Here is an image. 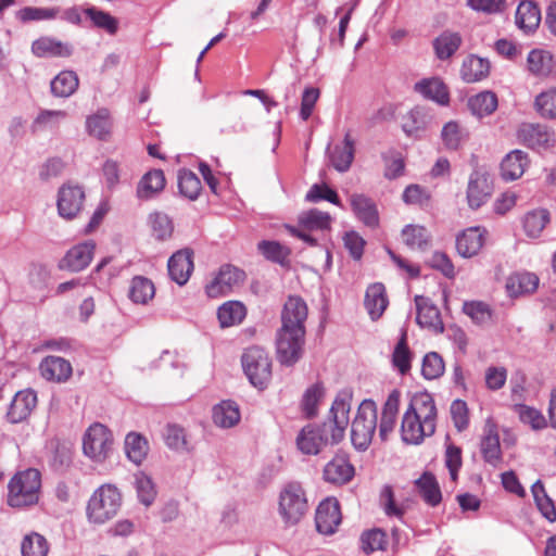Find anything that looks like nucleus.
<instances>
[{
  "mask_svg": "<svg viewBox=\"0 0 556 556\" xmlns=\"http://www.w3.org/2000/svg\"><path fill=\"white\" fill-rule=\"evenodd\" d=\"M37 395L31 390L18 391L11 401L7 418L11 424L24 421L36 407Z\"/></svg>",
  "mask_w": 556,
  "mask_h": 556,
  "instance_id": "nucleus-18",
  "label": "nucleus"
},
{
  "mask_svg": "<svg viewBox=\"0 0 556 556\" xmlns=\"http://www.w3.org/2000/svg\"><path fill=\"white\" fill-rule=\"evenodd\" d=\"M245 280V273L232 265L220 267L216 277L206 286V293L211 298L225 295L239 288Z\"/></svg>",
  "mask_w": 556,
  "mask_h": 556,
  "instance_id": "nucleus-10",
  "label": "nucleus"
},
{
  "mask_svg": "<svg viewBox=\"0 0 556 556\" xmlns=\"http://www.w3.org/2000/svg\"><path fill=\"white\" fill-rule=\"evenodd\" d=\"M389 304L382 283L370 285L365 293L364 305L371 320L379 319Z\"/></svg>",
  "mask_w": 556,
  "mask_h": 556,
  "instance_id": "nucleus-27",
  "label": "nucleus"
},
{
  "mask_svg": "<svg viewBox=\"0 0 556 556\" xmlns=\"http://www.w3.org/2000/svg\"><path fill=\"white\" fill-rule=\"evenodd\" d=\"M541 22V11L532 1H522L516 10V25L526 34L534 31Z\"/></svg>",
  "mask_w": 556,
  "mask_h": 556,
  "instance_id": "nucleus-31",
  "label": "nucleus"
},
{
  "mask_svg": "<svg viewBox=\"0 0 556 556\" xmlns=\"http://www.w3.org/2000/svg\"><path fill=\"white\" fill-rule=\"evenodd\" d=\"M444 361L437 352H429L422 359L421 374L428 379H437L444 372Z\"/></svg>",
  "mask_w": 556,
  "mask_h": 556,
  "instance_id": "nucleus-56",
  "label": "nucleus"
},
{
  "mask_svg": "<svg viewBox=\"0 0 556 556\" xmlns=\"http://www.w3.org/2000/svg\"><path fill=\"white\" fill-rule=\"evenodd\" d=\"M462 37L458 33L443 31L433 41L435 54L440 60H446L451 58L460 47Z\"/></svg>",
  "mask_w": 556,
  "mask_h": 556,
  "instance_id": "nucleus-44",
  "label": "nucleus"
},
{
  "mask_svg": "<svg viewBox=\"0 0 556 556\" xmlns=\"http://www.w3.org/2000/svg\"><path fill=\"white\" fill-rule=\"evenodd\" d=\"M402 240L413 251H427L431 245V235L420 225H407L402 230Z\"/></svg>",
  "mask_w": 556,
  "mask_h": 556,
  "instance_id": "nucleus-32",
  "label": "nucleus"
},
{
  "mask_svg": "<svg viewBox=\"0 0 556 556\" xmlns=\"http://www.w3.org/2000/svg\"><path fill=\"white\" fill-rule=\"evenodd\" d=\"M450 413L455 428L462 432L469 426V412L465 401L455 400L452 402Z\"/></svg>",
  "mask_w": 556,
  "mask_h": 556,
  "instance_id": "nucleus-61",
  "label": "nucleus"
},
{
  "mask_svg": "<svg viewBox=\"0 0 556 556\" xmlns=\"http://www.w3.org/2000/svg\"><path fill=\"white\" fill-rule=\"evenodd\" d=\"M307 314L308 308L302 298H288L281 312V327L276 338L277 358L282 365L291 366L302 356Z\"/></svg>",
  "mask_w": 556,
  "mask_h": 556,
  "instance_id": "nucleus-2",
  "label": "nucleus"
},
{
  "mask_svg": "<svg viewBox=\"0 0 556 556\" xmlns=\"http://www.w3.org/2000/svg\"><path fill=\"white\" fill-rule=\"evenodd\" d=\"M534 502L541 514L551 522L556 520V508L552 498L546 494L543 483L538 480L531 488Z\"/></svg>",
  "mask_w": 556,
  "mask_h": 556,
  "instance_id": "nucleus-48",
  "label": "nucleus"
},
{
  "mask_svg": "<svg viewBox=\"0 0 556 556\" xmlns=\"http://www.w3.org/2000/svg\"><path fill=\"white\" fill-rule=\"evenodd\" d=\"M135 488L140 503L150 506L156 496L155 485L152 479L144 472L139 471L135 475Z\"/></svg>",
  "mask_w": 556,
  "mask_h": 556,
  "instance_id": "nucleus-51",
  "label": "nucleus"
},
{
  "mask_svg": "<svg viewBox=\"0 0 556 556\" xmlns=\"http://www.w3.org/2000/svg\"><path fill=\"white\" fill-rule=\"evenodd\" d=\"M31 53L37 58H68L73 47L51 36H41L33 41Z\"/></svg>",
  "mask_w": 556,
  "mask_h": 556,
  "instance_id": "nucleus-16",
  "label": "nucleus"
},
{
  "mask_svg": "<svg viewBox=\"0 0 556 556\" xmlns=\"http://www.w3.org/2000/svg\"><path fill=\"white\" fill-rule=\"evenodd\" d=\"M377 405L371 400H364L357 409L351 426V441L358 451H366L377 429Z\"/></svg>",
  "mask_w": 556,
  "mask_h": 556,
  "instance_id": "nucleus-6",
  "label": "nucleus"
},
{
  "mask_svg": "<svg viewBox=\"0 0 556 556\" xmlns=\"http://www.w3.org/2000/svg\"><path fill=\"white\" fill-rule=\"evenodd\" d=\"M166 445L176 451L187 450L185 430L176 425H168L164 434Z\"/></svg>",
  "mask_w": 556,
  "mask_h": 556,
  "instance_id": "nucleus-63",
  "label": "nucleus"
},
{
  "mask_svg": "<svg viewBox=\"0 0 556 556\" xmlns=\"http://www.w3.org/2000/svg\"><path fill=\"white\" fill-rule=\"evenodd\" d=\"M178 188L185 198L193 201L198 199L202 190V185L201 180L193 172L180 169L178 172Z\"/></svg>",
  "mask_w": 556,
  "mask_h": 556,
  "instance_id": "nucleus-46",
  "label": "nucleus"
},
{
  "mask_svg": "<svg viewBox=\"0 0 556 556\" xmlns=\"http://www.w3.org/2000/svg\"><path fill=\"white\" fill-rule=\"evenodd\" d=\"M527 61L529 71L535 75H547L553 68L551 54L542 50H532Z\"/></svg>",
  "mask_w": 556,
  "mask_h": 556,
  "instance_id": "nucleus-52",
  "label": "nucleus"
},
{
  "mask_svg": "<svg viewBox=\"0 0 556 556\" xmlns=\"http://www.w3.org/2000/svg\"><path fill=\"white\" fill-rule=\"evenodd\" d=\"M431 122V115L425 106H415L402 119V128L407 136L419 137Z\"/></svg>",
  "mask_w": 556,
  "mask_h": 556,
  "instance_id": "nucleus-30",
  "label": "nucleus"
},
{
  "mask_svg": "<svg viewBox=\"0 0 556 556\" xmlns=\"http://www.w3.org/2000/svg\"><path fill=\"white\" fill-rule=\"evenodd\" d=\"M351 396L339 394L333 401L329 417L320 425L309 424L299 432L295 443L305 455H317L327 446L338 444L344 438L349 425Z\"/></svg>",
  "mask_w": 556,
  "mask_h": 556,
  "instance_id": "nucleus-1",
  "label": "nucleus"
},
{
  "mask_svg": "<svg viewBox=\"0 0 556 556\" xmlns=\"http://www.w3.org/2000/svg\"><path fill=\"white\" fill-rule=\"evenodd\" d=\"M39 370L45 379L59 383L67 381L73 372L71 363L59 356L45 357Z\"/></svg>",
  "mask_w": 556,
  "mask_h": 556,
  "instance_id": "nucleus-22",
  "label": "nucleus"
},
{
  "mask_svg": "<svg viewBox=\"0 0 556 556\" xmlns=\"http://www.w3.org/2000/svg\"><path fill=\"white\" fill-rule=\"evenodd\" d=\"M534 105L542 117L556 119V89L538 94Z\"/></svg>",
  "mask_w": 556,
  "mask_h": 556,
  "instance_id": "nucleus-54",
  "label": "nucleus"
},
{
  "mask_svg": "<svg viewBox=\"0 0 556 556\" xmlns=\"http://www.w3.org/2000/svg\"><path fill=\"white\" fill-rule=\"evenodd\" d=\"M468 106L473 115L488 116L496 110L497 98L492 91H482L469 99Z\"/></svg>",
  "mask_w": 556,
  "mask_h": 556,
  "instance_id": "nucleus-45",
  "label": "nucleus"
},
{
  "mask_svg": "<svg viewBox=\"0 0 556 556\" xmlns=\"http://www.w3.org/2000/svg\"><path fill=\"white\" fill-rule=\"evenodd\" d=\"M341 518L339 502L336 498H326L316 509V529L321 534L330 535L336 532Z\"/></svg>",
  "mask_w": 556,
  "mask_h": 556,
  "instance_id": "nucleus-13",
  "label": "nucleus"
},
{
  "mask_svg": "<svg viewBox=\"0 0 556 556\" xmlns=\"http://www.w3.org/2000/svg\"><path fill=\"white\" fill-rule=\"evenodd\" d=\"M350 204L355 216L368 227H377L379 224L378 210L374 201L361 193L350 195Z\"/></svg>",
  "mask_w": 556,
  "mask_h": 556,
  "instance_id": "nucleus-24",
  "label": "nucleus"
},
{
  "mask_svg": "<svg viewBox=\"0 0 556 556\" xmlns=\"http://www.w3.org/2000/svg\"><path fill=\"white\" fill-rule=\"evenodd\" d=\"M415 304L417 309V324L422 328L432 329L435 332H443L444 327L440 311L430 301V299L422 295H416Z\"/></svg>",
  "mask_w": 556,
  "mask_h": 556,
  "instance_id": "nucleus-15",
  "label": "nucleus"
},
{
  "mask_svg": "<svg viewBox=\"0 0 556 556\" xmlns=\"http://www.w3.org/2000/svg\"><path fill=\"white\" fill-rule=\"evenodd\" d=\"M308 509L307 498L304 489L299 482L286 483L278 501V513L282 521L288 526L296 525Z\"/></svg>",
  "mask_w": 556,
  "mask_h": 556,
  "instance_id": "nucleus-7",
  "label": "nucleus"
},
{
  "mask_svg": "<svg viewBox=\"0 0 556 556\" xmlns=\"http://www.w3.org/2000/svg\"><path fill=\"white\" fill-rule=\"evenodd\" d=\"M165 182V176L161 169H153L148 172L138 184V198L142 200L153 198L164 189Z\"/></svg>",
  "mask_w": 556,
  "mask_h": 556,
  "instance_id": "nucleus-34",
  "label": "nucleus"
},
{
  "mask_svg": "<svg viewBox=\"0 0 556 556\" xmlns=\"http://www.w3.org/2000/svg\"><path fill=\"white\" fill-rule=\"evenodd\" d=\"M85 13L90 17L93 25L98 28L106 30L109 34H115L117 30V21L111 14L98 10L96 8H88Z\"/></svg>",
  "mask_w": 556,
  "mask_h": 556,
  "instance_id": "nucleus-60",
  "label": "nucleus"
},
{
  "mask_svg": "<svg viewBox=\"0 0 556 556\" xmlns=\"http://www.w3.org/2000/svg\"><path fill=\"white\" fill-rule=\"evenodd\" d=\"M78 77L73 71H63L51 81V91L55 97L67 98L78 88Z\"/></svg>",
  "mask_w": 556,
  "mask_h": 556,
  "instance_id": "nucleus-42",
  "label": "nucleus"
},
{
  "mask_svg": "<svg viewBox=\"0 0 556 556\" xmlns=\"http://www.w3.org/2000/svg\"><path fill=\"white\" fill-rule=\"evenodd\" d=\"M519 140L533 149H546L554 144V132L540 124H522L518 129Z\"/></svg>",
  "mask_w": 556,
  "mask_h": 556,
  "instance_id": "nucleus-14",
  "label": "nucleus"
},
{
  "mask_svg": "<svg viewBox=\"0 0 556 556\" xmlns=\"http://www.w3.org/2000/svg\"><path fill=\"white\" fill-rule=\"evenodd\" d=\"M412 354L409 352L406 333L403 332L400 341L397 342L393 355V366L402 374L405 375L410 370Z\"/></svg>",
  "mask_w": 556,
  "mask_h": 556,
  "instance_id": "nucleus-53",
  "label": "nucleus"
},
{
  "mask_svg": "<svg viewBox=\"0 0 556 556\" xmlns=\"http://www.w3.org/2000/svg\"><path fill=\"white\" fill-rule=\"evenodd\" d=\"M416 486L424 501L430 506H437L441 503L442 493L435 477L430 472H425L416 480Z\"/></svg>",
  "mask_w": 556,
  "mask_h": 556,
  "instance_id": "nucleus-41",
  "label": "nucleus"
},
{
  "mask_svg": "<svg viewBox=\"0 0 556 556\" xmlns=\"http://www.w3.org/2000/svg\"><path fill=\"white\" fill-rule=\"evenodd\" d=\"M481 453L483 459L494 467L502 462L500 437L496 430V426L490 420L485 424L484 427L483 437L481 440Z\"/></svg>",
  "mask_w": 556,
  "mask_h": 556,
  "instance_id": "nucleus-25",
  "label": "nucleus"
},
{
  "mask_svg": "<svg viewBox=\"0 0 556 556\" xmlns=\"http://www.w3.org/2000/svg\"><path fill=\"white\" fill-rule=\"evenodd\" d=\"M242 367L250 382L257 389H265L271 379V362L264 349L252 346L242 355Z\"/></svg>",
  "mask_w": 556,
  "mask_h": 556,
  "instance_id": "nucleus-9",
  "label": "nucleus"
},
{
  "mask_svg": "<svg viewBox=\"0 0 556 556\" xmlns=\"http://www.w3.org/2000/svg\"><path fill=\"white\" fill-rule=\"evenodd\" d=\"M257 247L267 260L276 263H282L290 254L289 249L277 241L264 240Z\"/></svg>",
  "mask_w": 556,
  "mask_h": 556,
  "instance_id": "nucleus-59",
  "label": "nucleus"
},
{
  "mask_svg": "<svg viewBox=\"0 0 556 556\" xmlns=\"http://www.w3.org/2000/svg\"><path fill=\"white\" fill-rule=\"evenodd\" d=\"M299 223L306 230H326L330 228L331 216L326 212L313 208L303 212L299 216Z\"/></svg>",
  "mask_w": 556,
  "mask_h": 556,
  "instance_id": "nucleus-47",
  "label": "nucleus"
},
{
  "mask_svg": "<svg viewBox=\"0 0 556 556\" xmlns=\"http://www.w3.org/2000/svg\"><path fill=\"white\" fill-rule=\"evenodd\" d=\"M122 505V494L113 484H102L90 496L86 514L89 522L103 525L113 519Z\"/></svg>",
  "mask_w": 556,
  "mask_h": 556,
  "instance_id": "nucleus-4",
  "label": "nucleus"
},
{
  "mask_svg": "<svg viewBox=\"0 0 556 556\" xmlns=\"http://www.w3.org/2000/svg\"><path fill=\"white\" fill-rule=\"evenodd\" d=\"M401 393L399 390H393L384 402L381 419L379 426V437L386 441L389 434L394 430L396 417L399 413Z\"/></svg>",
  "mask_w": 556,
  "mask_h": 556,
  "instance_id": "nucleus-26",
  "label": "nucleus"
},
{
  "mask_svg": "<svg viewBox=\"0 0 556 556\" xmlns=\"http://www.w3.org/2000/svg\"><path fill=\"white\" fill-rule=\"evenodd\" d=\"M113 445L114 439L111 430L100 422L89 426L83 437L85 456L97 464H103L110 458Z\"/></svg>",
  "mask_w": 556,
  "mask_h": 556,
  "instance_id": "nucleus-8",
  "label": "nucleus"
},
{
  "mask_svg": "<svg viewBox=\"0 0 556 556\" xmlns=\"http://www.w3.org/2000/svg\"><path fill=\"white\" fill-rule=\"evenodd\" d=\"M21 551L23 556H47L49 544L45 536L33 532L23 539Z\"/></svg>",
  "mask_w": 556,
  "mask_h": 556,
  "instance_id": "nucleus-50",
  "label": "nucleus"
},
{
  "mask_svg": "<svg viewBox=\"0 0 556 556\" xmlns=\"http://www.w3.org/2000/svg\"><path fill=\"white\" fill-rule=\"evenodd\" d=\"M168 274L179 286H184L193 270L192 252L189 249L174 253L168 260Z\"/></svg>",
  "mask_w": 556,
  "mask_h": 556,
  "instance_id": "nucleus-20",
  "label": "nucleus"
},
{
  "mask_svg": "<svg viewBox=\"0 0 556 556\" xmlns=\"http://www.w3.org/2000/svg\"><path fill=\"white\" fill-rule=\"evenodd\" d=\"M85 191L77 185H63L58 193V212L62 218L73 219L83 208Z\"/></svg>",
  "mask_w": 556,
  "mask_h": 556,
  "instance_id": "nucleus-11",
  "label": "nucleus"
},
{
  "mask_svg": "<svg viewBox=\"0 0 556 556\" xmlns=\"http://www.w3.org/2000/svg\"><path fill=\"white\" fill-rule=\"evenodd\" d=\"M324 396V389L316 383L309 387L302 399V409L306 417L311 418L317 414L318 404Z\"/></svg>",
  "mask_w": 556,
  "mask_h": 556,
  "instance_id": "nucleus-58",
  "label": "nucleus"
},
{
  "mask_svg": "<svg viewBox=\"0 0 556 556\" xmlns=\"http://www.w3.org/2000/svg\"><path fill=\"white\" fill-rule=\"evenodd\" d=\"M354 475V466L345 455H336L324 469L325 480L338 485L350 482Z\"/></svg>",
  "mask_w": 556,
  "mask_h": 556,
  "instance_id": "nucleus-19",
  "label": "nucleus"
},
{
  "mask_svg": "<svg viewBox=\"0 0 556 556\" xmlns=\"http://www.w3.org/2000/svg\"><path fill=\"white\" fill-rule=\"evenodd\" d=\"M125 453L130 462L140 465L149 452L148 440L138 432H129L124 442Z\"/></svg>",
  "mask_w": 556,
  "mask_h": 556,
  "instance_id": "nucleus-36",
  "label": "nucleus"
},
{
  "mask_svg": "<svg viewBox=\"0 0 556 556\" xmlns=\"http://www.w3.org/2000/svg\"><path fill=\"white\" fill-rule=\"evenodd\" d=\"M240 420L239 407L231 401H224L213 408V421L220 428H231Z\"/></svg>",
  "mask_w": 556,
  "mask_h": 556,
  "instance_id": "nucleus-39",
  "label": "nucleus"
},
{
  "mask_svg": "<svg viewBox=\"0 0 556 556\" xmlns=\"http://www.w3.org/2000/svg\"><path fill=\"white\" fill-rule=\"evenodd\" d=\"M539 278L531 273H516L506 281V290L509 296H519L536 290Z\"/></svg>",
  "mask_w": 556,
  "mask_h": 556,
  "instance_id": "nucleus-35",
  "label": "nucleus"
},
{
  "mask_svg": "<svg viewBox=\"0 0 556 556\" xmlns=\"http://www.w3.org/2000/svg\"><path fill=\"white\" fill-rule=\"evenodd\" d=\"M530 164L528 154L521 150H513L501 163V176L506 181L519 179Z\"/></svg>",
  "mask_w": 556,
  "mask_h": 556,
  "instance_id": "nucleus-23",
  "label": "nucleus"
},
{
  "mask_svg": "<svg viewBox=\"0 0 556 556\" xmlns=\"http://www.w3.org/2000/svg\"><path fill=\"white\" fill-rule=\"evenodd\" d=\"M60 7H24L15 16L22 23L53 21L60 15Z\"/></svg>",
  "mask_w": 556,
  "mask_h": 556,
  "instance_id": "nucleus-38",
  "label": "nucleus"
},
{
  "mask_svg": "<svg viewBox=\"0 0 556 556\" xmlns=\"http://www.w3.org/2000/svg\"><path fill=\"white\" fill-rule=\"evenodd\" d=\"M463 312L478 325L486 324L491 319V309L481 301H469L463 305Z\"/></svg>",
  "mask_w": 556,
  "mask_h": 556,
  "instance_id": "nucleus-57",
  "label": "nucleus"
},
{
  "mask_svg": "<svg viewBox=\"0 0 556 556\" xmlns=\"http://www.w3.org/2000/svg\"><path fill=\"white\" fill-rule=\"evenodd\" d=\"M88 132L98 138L105 139L111 131V121L106 110H100L92 116H89L86 122Z\"/></svg>",
  "mask_w": 556,
  "mask_h": 556,
  "instance_id": "nucleus-49",
  "label": "nucleus"
},
{
  "mask_svg": "<svg viewBox=\"0 0 556 556\" xmlns=\"http://www.w3.org/2000/svg\"><path fill=\"white\" fill-rule=\"evenodd\" d=\"M65 117L66 113L64 111H42L34 121L31 130L33 132H37L43 129L56 128L61 121H63Z\"/></svg>",
  "mask_w": 556,
  "mask_h": 556,
  "instance_id": "nucleus-55",
  "label": "nucleus"
},
{
  "mask_svg": "<svg viewBox=\"0 0 556 556\" xmlns=\"http://www.w3.org/2000/svg\"><path fill=\"white\" fill-rule=\"evenodd\" d=\"M414 89L424 98L441 105H446L450 101L447 87L438 77L425 78L416 83Z\"/></svg>",
  "mask_w": 556,
  "mask_h": 556,
  "instance_id": "nucleus-29",
  "label": "nucleus"
},
{
  "mask_svg": "<svg viewBox=\"0 0 556 556\" xmlns=\"http://www.w3.org/2000/svg\"><path fill=\"white\" fill-rule=\"evenodd\" d=\"M150 223L153 232L157 239H165L173 232V224L169 217L163 213H154L150 215Z\"/></svg>",
  "mask_w": 556,
  "mask_h": 556,
  "instance_id": "nucleus-64",
  "label": "nucleus"
},
{
  "mask_svg": "<svg viewBox=\"0 0 556 556\" xmlns=\"http://www.w3.org/2000/svg\"><path fill=\"white\" fill-rule=\"evenodd\" d=\"M155 288L153 282L142 276H136L131 279L129 286V298L137 304H147L153 299Z\"/></svg>",
  "mask_w": 556,
  "mask_h": 556,
  "instance_id": "nucleus-43",
  "label": "nucleus"
},
{
  "mask_svg": "<svg viewBox=\"0 0 556 556\" xmlns=\"http://www.w3.org/2000/svg\"><path fill=\"white\" fill-rule=\"evenodd\" d=\"M437 407L427 392L416 393L403 415L401 424L402 439L406 443L419 444L435 431Z\"/></svg>",
  "mask_w": 556,
  "mask_h": 556,
  "instance_id": "nucleus-3",
  "label": "nucleus"
},
{
  "mask_svg": "<svg viewBox=\"0 0 556 556\" xmlns=\"http://www.w3.org/2000/svg\"><path fill=\"white\" fill-rule=\"evenodd\" d=\"M94 248L96 245L92 241H86L73 247L60 262V268L71 271L83 270L91 262Z\"/></svg>",
  "mask_w": 556,
  "mask_h": 556,
  "instance_id": "nucleus-17",
  "label": "nucleus"
},
{
  "mask_svg": "<svg viewBox=\"0 0 556 556\" xmlns=\"http://www.w3.org/2000/svg\"><path fill=\"white\" fill-rule=\"evenodd\" d=\"M488 59L475 54L466 56L460 67V77L465 83L472 84L485 79L490 74Z\"/></svg>",
  "mask_w": 556,
  "mask_h": 556,
  "instance_id": "nucleus-28",
  "label": "nucleus"
},
{
  "mask_svg": "<svg viewBox=\"0 0 556 556\" xmlns=\"http://www.w3.org/2000/svg\"><path fill=\"white\" fill-rule=\"evenodd\" d=\"M549 223V213L545 208L529 211L522 217V227L526 235L530 238L540 237L543 229Z\"/></svg>",
  "mask_w": 556,
  "mask_h": 556,
  "instance_id": "nucleus-40",
  "label": "nucleus"
},
{
  "mask_svg": "<svg viewBox=\"0 0 556 556\" xmlns=\"http://www.w3.org/2000/svg\"><path fill=\"white\" fill-rule=\"evenodd\" d=\"M245 315L247 308L239 301H228L220 305L217 311V318L222 328L241 324Z\"/></svg>",
  "mask_w": 556,
  "mask_h": 556,
  "instance_id": "nucleus-37",
  "label": "nucleus"
},
{
  "mask_svg": "<svg viewBox=\"0 0 556 556\" xmlns=\"http://www.w3.org/2000/svg\"><path fill=\"white\" fill-rule=\"evenodd\" d=\"M331 165L341 173L346 172L354 160V141L346 134L341 144H338L329 153Z\"/></svg>",
  "mask_w": 556,
  "mask_h": 556,
  "instance_id": "nucleus-33",
  "label": "nucleus"
},
{
  "mask_svg": "<svg viewBox=\"0 0 556 556\" xmlns=\"http://www.w3.org/2000/svg\"><path fill=\"white\" fill-rule=\"evenodd\" d=\"M484 228L469 227L456 238V249L460 256L471 257L478 254L484 244Z\"/></svg>",
  "mask_w": 556,
  "mask_h": 556,
  "instance_id": "nucleus-21",
  "label": "nucleus"
},
{
  "mask_svg": "<svg viewBox=\"0 0 556 556\" xmlns=\"http://www.w3.org/2000/svg\"><path fill=\"white\" fill-rule=\"evenodd\" d=\"M493 191L490 175L480 169L470 174L467 186V201L471 208H479L491 197Z\"/></svg>",
  "mask_w": 556,
  "mask_h": 556,
  "instance_id": "nucleus-12",
  "label": "nucleus"
},
{
  "mask_svg": "<svg viewBox=\"0 0 556 556\" xmlns=\"http://www.w3.org/2000/svg\"><path fill=\"white\" fill-rule=\"evenodd\" d=\"M441 138L445 148L450 150L458 149L463 140V132L459 125L453 121L446 123L442 128Z\"/></svg>",
  "mask_w": 556,
  "mask_h": 556,
  "instance_id": "nucleus-62",
  "label": "nucleus"
},
{
  "mask_svg": "<svg viewBox=\"0 0 556 556\" xmlns=\"http://www.w3.org/2000/svg\"><path fill=\"white\" fill-rule=\"evenodd\" d=\"M40 486L41 476L37 469L29 468L17 472L8 485V504L17 508L36 504Z\"/></svg>",
  "mask_w": 556,
  "mask_h": 556,
  "instance_id": "nucleus-5",
  "label": "nucleus"
}]
</instances>
